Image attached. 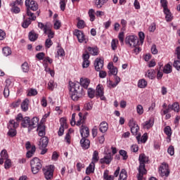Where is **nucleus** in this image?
I'll list each match as a JSON object with an SVG mask.
<instances>
[{
	"mask_svg": "<svg viewBox=\"0 0 180 180\" xmlns=\"http://www.w3.org/2000/svg\"><path fill=\"white\" fill-rule=\"evenodd\" d=\"M145 76L147 78H149V79H154L155 77V71L153 69L148 70Z\"/></svg>",
	"mask_w": 180,
	"mask_h": 180,
	"instance_id": "nucleus-30",
	"label": "nucleus"
},
{
	"mask_svg": "<svg viewBox=\"0 0 180 180\" xmlns=\"http://www.w3.org/2000/svg\"><path fill=\"white\" fill-rule=\"evenodd\" d=\"M160 5L163 8V11L168 10V1L167 0H160Z\"/></svg>",
	"mask_w": 180,
	"mask_h": 180,
	"instance_id": "nucleus-54",
	"label": "nucleus"
},
{
	"mask_svg": "<svg viewBox=\"0 0 180 180\" xmlns=\"http://www.w3.org/2000/svg\"><path fill=\"white\" fill-rule=\"evenodd\" d=\"M136 139L139 144H140V143H146L148 137L147 136V134H144L142 136L141 134H139L138 136H136Z\"/></svg>",
	"mask_w": 180,
	"mask_h": 180,
	"instance_id": "nucleus-26",
	"label": "nucleus"
},
{
	"mask_svg": "<svg viewBox=\"0 0 180 180\" xmlns=\"http://www.w3.org/2000/svg\"><path fill=\"white\" fill-rule=\"evenodd\" d=\"M21 109L23 112L29 110V99L25 98L21 103Z\"/></svg>",
	"mask_w": 180,
	"mask_h": 180,
	"instance_id": "nucleus-28",
	"label": "nucleus"
},
{
	"mask_svg": "<svg viewBox=\"0 0 180 180\" xmlns=\"http://www.w3.org/2000/svg\"><path fill=\"white\" fill-rule=\"evenodd\" d=\"M141 126L143 129H147V130H148V129H151V127L154 126V120L150 119L145 121L143 123H142Z\"/></svg>",
	"mask_w": 180,
	"mask_h": 180,
	"instance_id": "nucleus-22",
	"label": "nucleus"
},
{
	"mask_svg": "<svg viewBox=\"0 0 180 180\" xmlns=\"http://www.w3.org/2000/svg\"><path fill=\"white\" fill-rule=\"evenodd\" d=\"M44 33L48 34L49 39H53L54 37V32L51 30V28L49 26H46L44 29Z\"/></svg>",
	"mask_w": 180,
	"mask_h": 180,
	"instance_id": "nucleus-23",
	"label": "nucleus"
},
{
	"mask_svg": "<svg viewBox=\"0 0 180 180\" xmlns=\"http://www.w3.org/2000/svg\"><path fill=\"white\" fill-rule=\"evenodd\" d=\"M21 126L24 128H27L28 131L30 132V117H25L22 119Z\"/></svg>",
	"mask_w": 180,
	"mask_h": 180,
	"instance_id": "nucleus-20",
	"label": "nucleus"
},
{
	"mask_svg": "<svg viewBox=\"0 0 180 180\" xmlns=\"http://www.w3.org/2000/svg\"><path fill=\"white\" fill-rule=\"evenodd\" d=\"M164 13L165 15V19L167 22H171L172 20V14L171 13V11L169 9L168 10H165Z\"/></svg>",
	"mask_w": 180,
	"mask_h": 180,
	"instance_id": "nucleus-32",
	"label": "nucleus"
},
{
	"mask_svg": "<svg viewBox=\"0 0 180 180\" xmlns=\"http://www.w3.org/2000/svg\"><path fill=\"white\" fill-rule=\"evenodd\" d=\"M49 146V138L47 136H42L38 143V147L39 150H43V148H46Z\"/></svg>",
	"mask_w": 180,
	"mask_h": 180,
	"instance_id": "nucleus-12",
	"label": "nucleus"
},
{
	"mask_svg": "<svg viewBox=\"0 0 180 180\" xmlns=\"http://www.w3.org/2000/svg\"><path fill=\"white\" fill-rule=\"evenodd\" d=\"M136 112L138 113V115H140L144 113V108H143V105H138L136 106Z\"/></svg>",
	"mask_w": 180,
	"mask_h": 180,
	"instance_id": "nucleus-58",
	"label": "nucleus"
},
{
	"mask_svg": "<svg viewBox=\"0 0 180 180\" xmlns=\"http://www.w3.org/2000/svg\"><path fill=\"white\" fill-rule=\"evenodd\" d=\"M73 34L77 37L79 43H84V41L86 43V39H85V35L82 31L79 30H75Z\"/></svg>",
	"mask_w": 180,
	"mask_h": 180,
	"instance_id": "nucleus-9",
	"label": "nucleus"
},
{
	"mask_svg": "<svg viewBox=\"0 0 180 180\" xmlns=\"http://www.w3.org/2000/svg\"><path fill=\"white\" fill-rule=\"evenodd\" d=\"M99 161V152L98 150H94L93 153V156H92V162L93 163L98 162Z\"/></svg>",
	"mask_w": 180,
	"mask_h": 180,
	"instance_id": "nucleus-36",
	"label": "nucleus"
},
{
	"mask_svg": "<svg viewBox=\"0 0 180 180\" xmlns=\"http://www.w3.org/2000/svg\"><path fill=\"white\" fill-rule=\"evenodd\" d=\"M57 86V83L53 80H50L48 83V89L49 91H54V89Z\"/></svg>",
	"mask_w": 180,
	"mask_h": 180,
	"instance_id": "nucleus-41",
	"label": "nucleus"
},
{
	"mask_svg": "<svg viewBox=\"0 0 180 180\" xmlns=\"http://www.w3.org/2000/svg\"><path fill=\"white\" fill-rule=\"evenodd\" d=\"M8 129H12V127L15 129H18L19 127V123L17 121H15V120H11L8 122Z\"/></svg>",
	"mask_w": 180,
	"mask_h": 180,
	"instance_id": "nucleus-29",
	"label": "nucleus"
},
{
	"mask_svg": "<svg viewBox=\"0 0 180 180\" xmlns=\"http://www.w3.org/2000/svg\"><path fill=\"white\" fill-rule=\"evenodd\" d=\"M30 165L33 174H38L39 171L43 167L41 161L39 158H34L30 162Z\"/></svg>",
	"mask_w": 180,
	"mask_h": 180,
	"instance_id": "nucleus-3",
	"label": "nucleus"
},
{
	"mask_svg": "<svg viewBox=\"0 0 180 180\" xmlns=\"http://www.w3.org/2000/svg\"><path fill=\"white\" fill-rule=\"evenodd\" d=\"M163 72L165 74H171V72H172V66L169 65V63L165 65Z\"/></svg>",
	"mask_w": 180,
	"mask_h": 180,
	"instance_id": "nucleus-40",
	"label": "nucleus"
},
{
	"mask_svg": "<svg viewBox=\"0 0 180 180\" xmlns=\"http://www.w3.org/2000/svg\"><path fill=\"white\" fill-rule=\"evenodd\" d=\"M87 50L91 56H98L99 54V49L96 46H89Z\"/></svg>",
	"mask_w": 180,
	"mask_h": 180,
	"instance_id": "nucleus-25",
	"label": "nucleus"
},
{
	"mask_svg": "<svg viewBox=\"0 0 180 180\" xmlns=\"http://www.w3.org/2000/svg\"><path fill=\"white\" fill-rule=\"evenodd\" d=\"M61 27V21L59 20H53V29L58 30Z\"/></svg>",
	"mask_w": 180,
	"mask_h": 180,
	"instance_id": "nucleus-47",
	"label": "nucleus"
},
{
	"mask_svg": "<svg viewBox=\"0 0 180 180\" xmlns=\"http://www.w3.org/2000/svg\"><path fill=\"white\" fill-rule=\"evenodd\" d=\"M94 172H95V163L91 162L86 169V174L89 175V174H94Z\"/></svg>",
	"mask_w": 180,
	"mask_h": 180,
	"instance_id": "nucleus-27",
	"label": "nucleus"
},
{
	"mask_svg": "<svg viewBox=\"0 0 180 180\" xmlns=\"http://www.w3.org/2000/svg\"><path fill=\"white\" fill-rule=\"evenodd\" d=\"M80 134L82 138L89 137V128L82 125L80 128Z\"/></svg>",
	"mask_w": 180,
	"mask_h": 180,
	"instance_id": "nucleus-19",
	"label": "nucleus"
},
{
	"mask_svg": "<svg viewBox=\"0 0 180 180\" xmlns=\"http://www.w3.org/2000/svg\"><path fill=\"white\" fill-rule=\"evenodd\" d=\"M83 58V63H82V67L83 68H88L89 67V64L91 63L89 62V53H86L82 55Z\"/></svg>",
	"mask_w": 180,
	"mask_h": 180,
	"instance_id": "nucleus-15",
	"label": "nucleus"
},
{
	"mask_svg": "<svg viewBox=\"0 0 180 180\" xmlns=\"http://www.w3.org/2000/svg\"><path fill=\"white\" fill-rule=\"evenodd\" d=\"M37 37H39V35H37L34 31H31L29 33V39L30 41H36V40H37Z\"/></svg>",
	"mask_w": 180,
	"mask_h": 180,
	"instance_id": "nucleus-33",
	"label": "nucleus"
},
{
	"mask_svg": "<svg viewBox=\"0 0 180 180\" xmlns=\"http://www.w3.org/2000/svg\"><path fill=\"white\" fill-rule=\"evenodd\" d=\"M167 153L169 155H174V154H175V149L174 148V146H170L167 149Z\"/></svg>",
	"mask_w": 180,
	"mask_h": 180,
	"instance_id": "nucleus-63",
	"label": "nucleus"
},
{
	"mask_svg": "<svg viewBox=\"0 0 180 180\" xmlns=\"http://www.w3.org/2000/svg\"><path fill=\"white\" fill-rule=\"evenodd\" d=\"M60 127H65L67 129V120L64 117L60 118Z\"/></svg>",
	"mask_w": 180,
	"mask_h": 180,
	"instance_id": "nucleus-61",
	"label": "nucleus"
},
{
	"mask_svg": "<svg viewBox=\"0 0 180 180\" xmlns=\"http://www.w3.org/2000/svg\"><path fill=\"white\" fill-rule=\"evenodd\" d=\"M164 133L166 136H167V137H171V136H172V131L171 129V127L167 126L164 129Z\"/></svg>",
	"mask_w": 180,
	"mask_h": 180,
	"instance_id": "nucleus-43",
	"label": "nucleus"
},
{
	"mask_svg": "<svg viewBox=\"0 0 180 180\" xmlns=\"http://www.w3.org/2000/svg\"><path fill=\"white\" fill-rule=\"evenodd\" d=\"M89 84H91V81L88 78H80L79 85L84 88V89H88V86H89Z\"/></svg>",
	"mask_w": 180,
	"mask_h": 180,
	"instance_id": "nucleus-21",
	"label": "nucleus"
},
{
	"mask_svg": "<svg viewBox=\"0 0 180 180\" xmlns=\"http://www.w3.org/2000/svg\"><path fill=\"white\" fill-rule=\"evenodd\" d=\"M129 126L131 129V132L133 136H137V133H139L140 127H139V124L136 123V121H134L133 119H131L129 122Z\"/></svg>",
	"mask_w": 180,
	"mask_h": 180,
	"instance_id": "nucleus-7",
	"label": "nucleus"
},
{
	"mask_svg": "<svg viewBox=\"0 0 180 180\" xmlns=\"http://www.w3.org/2000/svg\"><path fill=\"white\" fill-rule=\"evenodd\" d=\"M87 95L89 98L94 99V98H95V90H94L92 88H89L87 89Z\"/></svg>",
	"mask_w": 180,
	"mask_h": 180,
	"instance_id": "nucleus-46",
	"label": "nucleus"
},
{
	"mask_svg": "<svg viewBox=\"0 0 180 180\" xmlns=\"http://www.w3.org/2000/svg\"><path fill=\"white\" fill-rule=\"evenodd\" d=\"M80 144L83 150H88L91 146V141H89L86 138H82L80 140Z\"/></svg>",
	"mask_w": 180,
	"mask_h": 180,
	"instance_id": "nucleus-17",
	"label": "nucleus"
},
{
	"mask_svg": "<svg viewBox=\"0 0 180 180\" xmlns=\"http://www.w3.org/2000/svg\"><path fill=\"white\" fill-rule=\"evenodd\" d=\"M147 82L146 81L145 79H141L139 80L138 82V87L139 88H141V89H144L147 86Z\"/></svg>",
	"mask_w": 180,
	"mask_h": 180,
	"instance_id": "nucleus-39",
	"label": "nucleus"
},
{
	"mask_svg": "<svg viewBox=\"0 0 180 180\" xmlns=\"http://www.w3.org/2000/svg\"><path fill=\"white\" fill-rule=\"evenodd\" d=\"M125 44L131 49H134L139 46V38L136 35H128L125 38Z\"/></svg>",
	"mask_w": 180,
	"mask_h": 180,
	"instance_id": "nucleus-4",
	"label": "nucleus"
},
{
	"mask_svg": "<svg viewBox=\"0 0 180 180\" xmlns=\"http://www.w3.org/2000/svg\"><path fill=\"white\" fill-rule=\"evenodd\" d=\"M119 41L117 39H112L111 41V49L112 50L115 51L117 49V44Z\"/></svg>",
	"mask_w": 180,
	"mask_h": 180,
	"instance_id": "nucleus-55",
	"label": "nucleus"
},
{
	"mask_svg": "<svg viewBox=\"0 0 180 180\" xmlns=\"http://www.w3.org/2000/svg\"><path fill=\"white\" fill-rule=\"evenodd\" d=\"M108 123L105 121L102 122L99 124V131L101 133H106L108 131Z\"/></svg>",
	"mask_w": 180,
	"mask_h": 180,
	"instance_id": "nucleus-24",
	"label": "nucleus"
},
{
	"mask_svg": "<svg viewBox=\"0 0 180 180\" xmlns=\"http://www.w3.org/2000/svg\"><path fill=\"white\" fill-rule=\"evenodd\" d=\"M34 153H36V146H32L31 150H28L26 154L27 158H32L33 155H34Z\"/></svg>",
	"mask_w": 180,
	"mask_h": 180,
	"instance_id": "nucleus-31",
	"label": "nucleus"
},
{
	"mask_svg": "<svg viewBox=\"0 0 180 180\" xmlns=\"http://www.w3.org/2000/svg\"><path fill=\"white\" fill-rule=\"evenodd\" d=\"M108 1L109 0H96V6L98 8H102Z\"/></svg>",
	"mask_w": 180,
	"mask_h": 180,
	"instance_id": "nucleus-45",
	"label": "nucleus"
},
{
	"mask_svg": "<svg viewBox=\"0 0 180 180\" xmlns=\"http://www.w3.org/2000/svg\"><path fill=\"white\" fill-rule=\"evenodd\" d=\"M25 6L30 11H36L39 9V4L35 1L25 0Z\"/></svg>",
	"mask_w": 180,
	"mask_h": 180,
	"instance_id": "nucleus-8",
	"label": "nucleus"
},
{
	"mask_svg": "<svg viewBox=\"0 0 180 180\" xmlns=\"http://www.w3.org/2000/svg\"><path fill=\"white\" fill-rule=\"evenodd\" d=\"M12 165V162L11 160L9 159H6V161L4 162V167L6 169H9V167Z\"/></svg>",
	"mask_w": 180,
	"mask_h": 180,
	"instance_id": "nucleus-62",
	"label": "nucleus"
},
{
	"mask_svg": "<svg viewBox=\"0 0 180 180\" xmlns=\"http://www.w3.org/2000/svg\"><path fill=\"white\" fill-rule=\"evenodd\" d=\"M108 75L111 77V75H117V68L113 65V63H109L108 65Z\"/></svg>",
	"mask_w": 180,
	"mask_h": 180,
	"instance_id": "nucleus-13",
	"label": "nucleus"
},
{
	"mask_svg": "<svg viewBox=\"0 0 180 180\" xmlns=\"http://www.w3.org/2000/svg\"><path fill=\"white\" fill-rule=\"evenodd\" d=\"M139 167L138 168L137 179L143 180L144 175L147 174V169H146V164L148 162V157L144 153H141L139 157Z\"/></svg>",
	"mask_w": 180,
	"mask_h": 180,
	"instance_id": "nucleus-2",
	"label": "nucleus"
},
{
	"mask_svg": "<svg viewBox=\"0 0 180 180\" xmlns=\"http://www.w3.org/2000/svg\"><path fill=\"white\" fill-rule=\"evenodd\" d=\"M9 130L7 133L8 136H9V137H15L16 136V134H18V132L16 131V129H13V128H8Z\"/></svg>",
	"mask_w": 180,
	"mask_h": 180,
	"instance_id": "nucleus-49",
	"label": "nucleus"
},
{
	"mask_svg": "<svg viewBox=\"0 0 180 180\" xmlns=\"http://www.w3.org/2000/svg\"><path fill=\"white\" fill-rule=\"evenodd\" d=\"M27 15L29 16L28 20H36V16L34 13H32L29 8H27Z\"/></svg>",
	"mask_w": 180,
	"mask_h": 180,
	"instance_id": "nucleus-44",
	"label": "nucleus"
},
{
	"mask_svg": "<svg viewBox=\"0 0 180 180\" xmlns=\"http://www.w3.org/2000/svg\"><path fill=\"white\" fill-rule=\"evenodd\" d=\"M112 160L113 157L112 156V153H105V155L100 159V164H105V165H109Z\"/></svg>",
	"mask_w": 180,
	"mask_h": 180,
	"instance_id": "nucleus-10",
	"label": "nucleus"
},
{
	"mask_svg": "<svg viewBox=\"0 0 180 180\" xmlns=\"http://www.w3.org/2000/svg\"><path fill=\"white\" fill-rule=\"evenodd\" d=\"M118 39L121 43V46H123L124 44V32H121L118 34Z\"/></svg>",
	"mask_w": 180,
	"mask_h": 180,
	"instance_id": "nucleus-51",
	"label": "nucleus"
},
{
	"mask_svg": "<svg viewBox=\"0 0 180 180\" xmlns=\"http://www.w3.org/2000/svg\"><path fill=\"white\" fill-rule=\"evenodd\" d=\"M69 85L70 96L71 99L75 102L79 101L80 98H82V96L85 95V92H84V90L81 89V86H79V82H72L70 81Z\"/></svg>",
	"mask_w": 180,
	"mask_h": 180,
	"instance_id": "nucleus-1",
	"label": "nucleus"
},
{
	"mask_svg": "<svg viewBox=\"0 0 180 180\" xmlns=\"http://www.w3.org/2000/svg\"><path fill=\"white\" fill-rule=\"evenodd\" d=\"M120 155H122V159L126 160L129 158V155H127V152L124 150H119Z\"/></svg>",
	"mask_w": 180,
	"mask_h": 180,
	"instance_id": "nucleus-50",
	"label": "nucleus"
},
{
	"mask_svg": "<svg viewBox=\"0 0 180 180\" xmlns=\"http://www.w3.org/2000/svg\"><path fill=\"white\" fill-rule=\"evenodd\" d=\"M96 96L101 98V101H105L106 98L104 96L103 86L102 84H98L96 89Z\"/></svg>",
	"mask_w": 180,
	"mask_h": 180,
	"instance_id": "nucleus-11",
	"label": "nucleus"
},
{
	"mask_svg": "<svg viewBox=\"0 0 180 180\" xmlns=\"http://www.w3.org/2000/svg\"><path fill=\"white\" fill-rule=\"evenodd\" d=\"M94 67L96 71H101L103 68V60L97 58L95 60Z\"/></svg>",
	"mask_w": 180,
	"mask_h": 180,
	"instance_id": "nucleus-16",
	"label": "nucleus"
},
{
	"mask_svg": "<svg viewBox=\"0 0 180 180\" xmlns=\"http://www.w3.org/2000/svg\"><path fill=\"white\" fill-rule=\"evenodd\" d=\"M39 117H34L32 120H30V131H32L33 129H35V127H39L40 124H39Z\"/></svg>",
	"mask_w": 180,
	"mask_h": 180,
	"instance_id": "nucleus-14",
	"label": "nucleus"
},
{
	"mask_svg": "<svg viewBox=\"0 0 180 180\" xmlns=\"http://www.w3.org/2000/svg\"><path fill=\"white\" fill-rule=\"evenodd\" d=\"M103 179L104 180H113V179H115V176L109 175V170H105L103 173Z\"/></svg>",
	"mask_w": 180,
	"mask_h": 180,
	"instance_id": "nucleus-35",
	"label": "nucleus"
},
{
	"mask_svg": "<svg viewBox=\"0 0 180 180\" xmlns=\"http://www.w3.org/2000/svg\"><path fill=\"white\" fill-rule=\"evenodd\" d=\"M11 6H12L11 12H13V13H19L20 12V8L16 6V2L11 3Z\"/></svg>",
	"mask_w": 180,
	"mask_h": 180,
	"instance_id": "nucleus-38",
	"label": "nucleus"
},
{
	"mask_svg": "<svg viewBox=\"0 0 180 180\" xmlns=\"http://www.w3.org/2000/svg\"><path fill=\"white\" fill-rule=\"evenodd\" d=\"M22 71L24 72H29V70H30V68L29 67V63L27 62H25L21 65Z\"/></svg>",
	"mask_w": 180,
	"mask_h": 180,
	"instance_id": "nucleus-48",
	"label": "nucleus"
},
{
	"mask_svg": "<svg viewBox=\"0 0 180 180\" xmlns=\"http://www.w3.org/2000/svg\"><path fill=\"white\" fill-rule=\"evenodd\" d=\"M171 110L174 112H179V104L178 103H174L171 105Z\"/></svg>",
	"mask_w": 180,
	"mask_h": 180,
	"instance_id": "nucleus-57",
	"label": "nucleus"
},
{
	"mask_svg": "<svg viewBox=\"0 0 180 180\" xmlns=\"http://www.w3.org/2000/svg\"><path fill=\"white\" fill-rule=\"evenodd\" d=\"M118 180H127V172H126V169H122L121 170Z\"/></svg>",
	"mask_w": 180,
	"mask_h": 180,
	"instance_id": "nucleus-34",
	"label": "nucleus"
},
{
	"mask_svg": "<svg viewBox=\"0 0 180 180\" xmlns=\"http://www.w3.org/2000/svg\"><path fill=\"white\" fill-rule=\"evenodd\" d=\"M173 67H174L177 71H180V60H174Z\"/></svg>",
	"mask_w": 180,
	"mask_h": 180,
	"instance_id": "nucleus-64",
	"label": "nucleus"
},
{
	"mask_svg": "<svg viewBox=\"0 0 180 180\" xmlns=\"http://www.w3.org/2000/svg\"><path fill=\"white\" fill-rule=\"evenodd\" d=\"M89 17L90 18V21L94 22L96 18L95 17V10L94 8H91L88 12Z\"/></svg>",
	"mask_w": 180,
	"mask_h": 180,
	"instance_id": "nucleus-37",
	"label": "nucleus"
},
{
	"mask_svg": "<svg viewBox=\"0 0 180 180\" xmlns=\"http://www.w3.org/2000/svg\"><path fill=\"white\" fill-rule=\"evenodd\" d=\"M160 176H168L169 175V167L168 164L163 162L159 168Z\"/></svg>",
	"mask_w": 180,
	"mask_h": 180,
	"instance_id": "nucleus-6",
	"label": "nucleus"
},
{
	"mask_svg": "<svg viewBox=\"0 0 180 180\" xmlns=\"http://www.w3.org/2000/svg\"><path fill=\"white\" fill-rule=\"evenodd\" d=\"M53 46V41H51V38H48L45 41V47L46 49H50Z\"/></svg>",
	"mask_w": 180,
	"mask_h": 180,
	"instance_id": "nucleus-56",
	"label": "nucleus"
},
{
	"mask_svg": "<svg viewBox=\"0 0 180 180\" xmlns=\"http://www.w3.org/2000/svg\"><path fill=\"white\" fill-rule=\"evenodd\" d=\"M60 8L63 11H65V6L67 5V0H60Z\"/></svg>",
	"mask_w": 180,
	"mask_h": 180,
	"instance_id": "nucleus-59",
	"label": "nucleus"
},
{
	"mask_svg": "<svg viewBox=\"0 0 180 180\" xmlns=\"http://www.w3.org/2000/svg\"><path fill=\"white\" fill-rule=\"evenodd\" d=\"M77 26L78 29H84L86 26V24H85L84 20H79Z\"/></svg>",
	"mask_w": 180,
	"mask_h": 180,
	"instance_id": "nucleus-52",
	"label": "nucleus"
},
{
	"mask_svg": "<svg viewBox=\"0 0 180 180\" xmlns=\"http://www.w3.org/2000/svg\"><path fill=\"white\" fill-rule=\"evenodd\" d=\"M37 95V90L36 89H30L27 91V96H36Z\"/></svg>",
	"mask_w": 180,
	"mask_h": 180,
	"instance_id": "nucleus-53",
	"label": "nucleus"
},
{
	"mask_svg": "<svg viewBox=\"0 0 180 180\" xmlns=\"http://www.w3.org/2000/svg\"><path fill=\"white\" fill-rule=\"evenodd\" d=\"M38 135L39 137H45L46 136V126L43 124H39L37 127Z\"/></svg>",
	"mask_w": 180,
	"mask_h": 180,
	"instance_id": "nucleus-18",
	"label": "nucleus"
},
{
	"mask_svg": "<svg viewBox=\"0 0 180 180\" xmlns=\"http://www.w3.org/2000/svg\"><path fill=\"white\" fill-rule=\"evenodd\" d=\"M3 54L5 56V57H8V56H11L12 54V50H11V48L9 47H4L3 48Z\"/></svg>",
	"mask_w": 180,
	"mask_h": 180,
	"instance_id": "nucleus-42",
	"label": "nucleus"
},
{
	"mask_svg": "<svg viewBox=\"0 0 180 180\" xmlns=\"http://www.w3.org/2000/svg\"><path fill=\"white\" fill-rule=\"evenodd\" d=\"M32 23V21L29 19H27L24 20V22L22 24V27H24V29H27L29 27V25Z\"/></svg>",
	"mask_w": 180,
	"mask_h": 180,
	"instance_id": "nucleus-60",
	"label": "nucleus"
},
{
	"mask_svg": "<svg viewBox=\"0 0 180 180\" xmlns=\"http://www.w3.org/2000/svg\"><path fill=\"white\" fill-rule=\"evenodd\" d=\"M43 172L45 178L47 180H51L53 179V175L54 174V166H48L43 169Z\"/></svg>",
	"mask_w": 180,
	"mask_h": 180,
	"instance_id": "nucleus-5",
	"label": "nucleus"
}]
</instances>
